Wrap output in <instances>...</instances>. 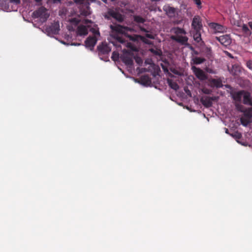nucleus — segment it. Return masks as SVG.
I'll list each match as a JSON object with an SVG mask.
<instances>
[{
  "instance_id": "1",
  "label": "nucleus",
  "mask_w": 252,
  "mask_h": 252,
  "mask_svg": "<svg viewBox=\"0 0 252 252\" xmlns=\"http://www.w3.org/2000/svg\"><path fill=\"white\" fill-rule=\"evenodd\" d=\"M110 28L112 31L115 33H113V37L121 43L126 42V40L123 37V35H126L128 31L131 29L126 26H123L120 25H111Z\"/></svg>"
},
{
  "instance_id": "2",
  "label": "nucleus",
  "mask_w": 252,
  "mask_h": 252,
  "mask_svg": "<svg viewBox=\"0 0 252 252\" xmlns=\"http://www.w3.org/2000/svg\"><path fill=\"white\" fill-rule=\"evenodd\" d=\"M140 29L142 32H146L145 36L137 35H134V36L130 35L128 36L130 40L135 41H137L138 38H140V39L144 43L146 44H151L150 41L147 39L146 37L153 39L155 38V35L151 33H149L150 32L144 28L140 27Z\"/></svg>"
},
{
  "instance_id": "3",
  "label": "nucleus",
  "mask_w": 252,
  "mask_h": 252,
  "mask_svg": "<svg viewBox=\"0 0 252 252\" xmlns=\"http://www.w3.org/2000/svg\"><path fill=\"white\" fill-rule=\"evenodd\" d=\"M32 16L34 18H39L41 22H44L47 21L49 14L46 8L41 6L32 13Z\"/></svg>"
},
{
  "instance_id": "4",
  "label": "nucleus",
  "mask_w": 252,
  "mask_h": 252,
  "mask_svg": "<svg viewBox=\"0 0 252 252\" xmlns=\"http://www.w3.org/2000/svg\"><path fill=\"white\" fill-rule=\"evenodd\" d=\"M134 55L131 51L124 50L123 54L121 56L122 62L126 65L131 66L133 64V59Z\"/></svg>"
},
{
  "instance_id": "5",
  "label": "nucleus",
  "mask_w": 252,
  "mask_h": 252,
  "mask_svg": "<svg viewBox=\"0 0 252 252\" xmlns=\"http://www.w3.org/2000/svg\"><path fill=\"white\" fill-rule=\"evenodd\" d=\"M216 39L224 47L229 46L232 42V39L229 34H225L220 36H216Z\"/></svg>"
},
{
  "instance_id": "6",
  "label": "nucleus",
  "mask_w": 252,
  "mask_h": 252,
  "mask_svg": "<svg viewBox=\"0 0 252 252\" xmlns=\"http://www.w3.org/2000/svg\"><path fill=\"white\" fill-rule=\"evenodd\" d=\"M191 27L193 30H202V21L200 16H195L192 21Z\"/></svg>"
},
{
  "instance_id": "7",
  "label": "nucleus",
  "mask_w": 252,
  "mask_h": 252,
  "mask_svg": "<svg viewBox=\"0 0 252 252\" xmlns=\"http://www.w3.org/2000/svg\"><path fill=\"white\" fill-rule=\"evenodd\" d=\"M46 30L50 34H58L60 31V25L59 22L52 23L51 25L46 28Z\"/></svg>"
},
{
  "instance_id": "8",
  "label": "nucleus",
  "mask_w": 252,
  "mask_h": 252,
  "mask_svg": "<svg viewBox=\"0 0 252 252\" xmlns=\"http://www.w3.org/2000/svg\"><path fill=\"white\" fill-rule=\"evenodd\" d=\"M99 56L108 55L111 51V48L106 43H102L97 46Z\"/></svg>"
},
{
  "instance_id": "9",
  "label": "nucleus",
  "mask_w": 252,
  "mask_h": 252,
  "mask_svg": "<svg viewBox=\"0 0 252 252\" xmlns=\"http://www.w3.org/2000/svg\"><path fill=\"white\" fill-rule=\"evenodd\" d=\"M211 28L213 29L215 33L217 32H226L227 28L220 24L216 23H211L209 24Z\"/></svg>"
},
{
  "instance_id": "10",
  "label": "nucleus",
  "mask_w": 252,
  "mask_h": 252,
  "mask_svg": "<svg viewBox=\"0 0 252 252\" xmlns=\"http://www.w3.org/2000/svg\"><path fill=\"white\" fill-rule=\"evenodd\" d=\"M192 69L196 77L200 80L204 81L207 79V76L205 72L200 68L193 66Z\"/></svg>"
},
{
  "instance_id": "11",
  "label": "nucleus",
  "mask_w": 252,
  "mask_h": 252,
  "mask_svg": "<svg viewBox=\"0 0 252 252\" xmlns=\"http://www.w3.org/2000/svg\"><path fill=\"white\" fill-rule=\"evenodd\" d=\"M209 86L212 88H220L223 87L222 80L219 79H211L209 80Z\"/></svg>"
},
{
  "instance_id": "12",
  "label": "nucleus",
  "mask_w": 252,
  "mask_h": 252,
  "mask_svg": "<svg viewBox=\"0 0 252 252\" xmlns=\"http://www.w3.org/2000/svg\"><path fill=\"white\" fill-rule=\"evenodd\" d=\"M164 11L169 18H173L177 14L176 8L168 6L164 7Z\"/></svg>"
},
{
  "instance_id": "13",
  "label": "nucleus",
  "mask_w": 252,
  "mask_h": 252,
  "mask_svg": "<svg viewBox=\"0 0 252 252\" xmlns=\"http://www.w3.org/2000/svg\"><path fill=\"white\" fill-rule=\"evenodd\" d=\"M96 38L95 37L89 36L85 41V45L87 47L90 48L91 50L94 48V47L96 43Z\"/></svg>"
},
{
  "instance_id": "14",
  "label": "nucleus",
  "mask_w": 252,
  "mask_h": 252,
  "mask_svg": "<svg viewBox=\"0 0 252 252\" xmlns=\"http://www.w3.org/2000/svg\"><path fill=\"white\" fill-rule=\"evenodd\" d=\"M215 100V97L206 96L202 98L200 100L202 104L206 107H209L212 105V100Z\"/></svg>"
},
{
  "instance_id": "15",
  "label": "nucleus",
  "mask_w": 252,
  "mask_h": 252,
  "mask_svg": "<svg viewBox=\"0 0 252 252\" xmlns=\"http://www.w3.org/2000/svg\"><path fill=\"white\" fill-rule=\"evenodd\" d=\"M76 32L78 35H86L88 33V30L86 26L80 25L78 27Z\"/></svg>"
},
{
  "instance_id": "16",
  "label": "nucleus",
  "mask_w": 252,
  "mask_h": 252,
  "mask_svg": "<svg viewBox=\"0 0 252 252\" xmlns=\"http://www.w3.org/2000/svg\"><path fill=\"white\" fill-rule=\"evenodd\" d=\"M243 103L252 106V102L251 98L250 93L244 91L243 94Z\"/></svg>"
},
{
  "instance_id": "17",
  "label": "nucleus",
  "mask_w": 252,
  "mask_h": 252,
  "mask_svg": "<svg viewBox=\"0 0 252 252\" xmlns=\"http://www.w3.org/2000/svg\"><path fill=\"white\" fill-rule=\"evenodd\" d=\"M172 38L182 44H185L188 40L187 37L182 35H176L172 36Z\"/></svg>"
},
{
  "instance_id": "18",
  "label": "nucleus",
  "mask_w": 252,
  "mask_h": 252,
  "mask_svg": "<svg viewBox=\"0 0 252 252\" xmlns=\"http://www.w3.org/2000/svg\"><path fill=\"white\" fill-rule=\"evenodd\" d=\"M244 93V91H241L234 93L232 96V98L235 101L240 102L241 101Z\"/></svg>"
},
{
  "instance_id": "19",
  "label": "nucleus",
  "mask_w": 252,
  "mask_h": 252,
  "mask_svg": "<svg viewBox=\"0 0 252 252\" xmlns=\"http://www.w3.org/2000/svg\"><path fill=\"white\" fill-rule=\"evenodd\" d=\"M202 30H193V37L195 41L199 42L201 40V31Z\"/></svg>"
},
{
  "instance_id": "20",
  "label": "nucleus",
  "mask_w": 252,
  "mask_h": 252,
  "mask_svg": "<svg viewBox=\"0 0 252 252\" xmlns=\"http://www.w3.org/2000/svg\"><path fill=\"white\" fill-rule=\"evenodd\" d=\"M109 14L112 17L115 19L119 22H122L124 20L123 16L118 12L115 11H111L109 13Z\"/></svg>"
},
{
  "instance_id": "21",
  "label": "nucleus",
  "mask_w": 252,
  "mask_h": 252,
  "mask_svg": "<svg viewBox=\"0 0 252 252\" xmlns=\"http://www.w3.org/2000/svg\"><path fill=\"white\" fill-rule=\"evenodd\" d=\"M242 31L244 35L246 37L250 36L252 34L251 31L249 29L248 26L246 24H243L242 26Z\"/></svg>"
},
{
  "instance_id": "22",
  "label": "nucleus",
  "mask_w": 252,
  "mask_h": 252,
  "mask_svg": "<svg viewBox=\"0 0 252 252\" xmlns=\"http://www.w3.org/2000/svg\"><path fill=\"white\" fill-rule=\"evenodd\" d=\"M241 112L247 118H251L252 117V107L246 108L244 110H241Z\"/></svg>"
},
{
  "instance_id": "23",
  "label": "nucleus",
  "mask_w": 252,
  "mask_h": 252,
  "mask_svg": "<svg viewBox=\"0 0 252 252\" xmlns=\"http://www.w3.org/2000/svg\"><path fill=\"white\" fill-rule=\"evenodd\" d=\"M167 83L169 87L172 89L176 91L179 89V87L176 82H174L172 80L168 79L167 80Z\"/></svg>"
},
{
  "instance_id": "24",
  "label": "nucleus",
  "mask_w": 252,
  "mask_h": 252,
  "mask_svg": "<svg viewBox=\"0 0 252 252\" xmlns=\"http://www.w3.org/2000/svg\"><path fill=\"white\" fill-rule=\"evenodd\" d=\"M141 83L143 85H149L151 83L150 78L147 75H144L141 78Z\"/></svg>"
},
{
  "instance_id": "25",
  "label": "nucleus",
  "mask_w": 252,
  "mask_h": 252,
  "mask_svg": "<svg viewBox=\"0 0 252 252\" xmlns=\"http://www.w3.org/2000/svg\"><path fill=\"white\" fill-rule=\"evenodd\" d=\"M192 61L195 64H199L203 63L205 61V59L203 58L195 57L193 58Z\"/></svg>"
},
{
  "instance_id": "26",
  "label": "nucleus",
  "mask_w": 252,
  "mask_h": 252,
  "mask_svg": "<svg viewBox=\"0 0 252 252\" xmlns=\"http://www.w3.org/2000/svg\"><path fill=\"white\" fill-rule=\"evenodd\" d=\"M174 32L177 34V35H180V34H185L186 33L184 29L179 27H177L174 29Z\"/></svg>"
},
{
  "instance_id": "27",
  "label": "nucleus",
  "mask_w": 252,
  "mask_h": 252,
  "mask_svg": "<svg viewBox=\"0 0 252 252\" xmlns=\"http://www.w3.org/2000/svg\"><path fill=\"white\" fill-rule=\"evenodd\" d=\"M134 21L137 23L142 24L145 22V20L140 16H135L134 17Z\"/></svg>"
},
{
  "instance_id": "28",
  "label": "nucleus",
  "mask_w": 252,
  "mask_h": 252,
  "mask_svg": "<svg viewBox=\"0 0 252 252\" xmlns=\"http://www.w3.org/2000/svg\"><path fill=\"white\" fill-rule=\"evenodd\" d=\"M149 51L155 55L160 56L161 54V51L160 50L155 49L154 48H150Z\"/></svg>"
},
{
  "instance_id": "29",
  "label": "nucleus",
  "mask_w": 252,
  "mask_h": 252,
  "mask_svg": "<svg viewBox=\"0 0 252 252\" xmlns=\"http://www.w3.org/2000/svg\"><path fill=\"white\" fill-rule=\"evenodd\" d=\"M70 22L71 24L75 26L77 25L80 23V20L77 18H73L70 19Z\"/></svg>"
},
{
  "instance_id": "30",
  "label": "nucleus",
  "mask_w": 252,
  "mask_h": 252,
  "mask_svg": "<svg viewBox=\"0 0 252 252\" xmlns=\"http://www.w3.org/2000/svg\"><path fill=\"white\" fill-rule=\"evenodd\" d=\"M134 59L135 60L136 63L139 65H140L143 63V60L140 57L134 56Z\"/></svg>"
},
{
  "instance_id": "31",
  "label": "nucleus",
  "mask_w": 252,
  "mask_h": 252,
  "mask_svg": "<svg viewBox=\"0 0 252 252\" xmlns=\"http://www.w3.org/2000/svg\"><path fill=\"white\" fill-rule=\"evenodd\" d=\"M240 121L241 122V124L244 126H247L249 123V120L244 118H241L240 119Z\"/></svg>"
},
{
  "instance_id": "32",
  "label": "nucleus",
  "mask_w": 252,
  "mask_h": 252,
  "mask_svg": "<svg viewBox=\"0 0 252 252\" xmlns=\"http://www.w3.org/2000/svg\"><path fill=\"white\" fill-rule=\"evenodd\" d=\"M202 91L204 94H211L212 92L211 90L207 88H203Z\"/></svg>"
},
{
  "instance_id": "33",
  "label": "nucleus",
  "mask_w": 252,
  "mask_h": 252,
  "mask_svg": "<svg viewBox=\"0 0 252 252\" xmlns=\"http://www.w3.org/2000/svg\"><path fill=\"white\" fill-rule=\"evenodd\" d=\"M193 1L197 5L198 8H201V2L200 0H193Z\"/></svg>"
},
{
  "instance_id": "34",
  "label": "nucleus",
  "mask_w": 252,
  "mask_h": 252,
  "mask_svg": "<svg viewBox=\"0 0 252 252\" xmlns=\"http://www.w3.org/2000/svg\"><path fill=\"white\" fill-rule=\"evenodd\" d=\"M232 136L236 138L240 139L242 135L240 133L236 132L234 133V134L232 135Z\"/></svg>"
},
{
  "instance_id": "35",
  "label": "nucleus",
  "mask_w": 252,
  "mask_h": 252,
  "mask_svg": "<svg viewBox=\"0 0 252 252\" xmlns=\"http://www.w3.org/2000/svg\"><path fill=\"white\" fill-rule=\"evenodd\" d=\"M236 107L237 109V110L240 112H241V110H244L245 109H244L243 105L241 104H236Z\"/></svg>"
},
{
  "instance_id": "36",
  "label": "nucleus",
  "mask_w": 252,
  "mask_h": 252,
  "mask_svg": "<svg viewBox=\"0 0 252 252\" xmlns=\"http://www.w3.org/2000/svg\"><path fill=\"white\" fill-rule=\"evenodd\" d=\"M247 66L250 69L252 70V61H249L247 62Z\"/></svg>"
},
{
  "instance_id": "37",
  "label": "nucleus",
  "mask_w": 252,
  "mask_h": 252,
  "mask_svg": "<svg viewBox=\"0 0 252 252\" xmlns=\"http://www.w3.org/2000/svg\"><path fill=\"white\" fill-rule=\"evenodd\" d=\"M126 46L128 48H131L132 50H135L134 49H133V47L132 45V44L130 42H127L126 43Z\"/></svg>"
},
{
  "instance_id": "38",
  "label": "nucleus",
  "mask_w": 252,
  "mask_h": 252,
  "mask_svg": "<svg viewBox=\"0 0 252 252\" xmlns=\"http://www.w3.org/2000/svg\"><path fill=\"white\" fill-rule=\"evenodd\" d=\"M81 14L84 16H87L90 14V13L87 10V11H82Z\"/></svg>"
},
{
  "instance_id": "39",
  "label": "nucleus",
  "mask_w": 252,
  "mask_h": 252,
  "mask_svg": "<svg viewBox=\"0 0 252 252\" xmlns=\"http://www.w3.org/2000/svg\"><path fill=\"white\" fill-rule=\"evenodd\" d=\"M93 32H94L95 34H98L99 35V32L98 31H96L94 29H92V30Z\"/></svg>"
},
{
  "instance_id": "40",
  "label": "nucleus",
  "mask_w": 252,
  "mask_h": 252,
  "mask_svg": "<svg viewBox=\"0 0 252 252\" xmlns=\"http://www.w3.org/2000/svg\"><path fill=\"white\" fill-rule=\"evenodd\" d=\"M91 23H92L91 20H89V19H86L84 21V23L85 24H88Z\"/></svg>"
},
{
  "instance_id": "41",
  "label": "nucleus",
  "mask_w": 252,
  "mask_h": 252,
  "mask_svg": "<svg viewBox=\"0 0 252 252\" xmlns=\"http://www.w3.org/2000/svg\"><path fill=\"white\" fill-rule=\"evenodd\" d=\"M248 26L251 28V29L252 30V22H249L248 23Z\"/></svg>"
},
{
  "instance_id": "42",
  "label": "nucleus",
  "mask_w": 252,
  "mask_h": 252,
  "mask_svg": "<svg viewBox=\"0 0 252 252\" xmlns=\"http://www.w3.org/2000/svg\"><path fill=\"white\" fill-rule=\"evenodd\" d=\"M11 0V1L15 2L17 3H19L20 2L19 0Z\"/></svg>"
},
{
  "instance_id": "43",
  "label": "nucleus",
  "mask_w": 252,
  "mask_h": 252,
  "mask_svg": "<svg viewBox=\"0 0 252 252\" xmlns=\"http://www.w3.org/2000/svg\"><path fill=\"white\" fill-rule=\"evenodd\" d=\"M186 92H187V94L188 95H190L191 94L190 92V91L189 90H188V92L186 91Z\"/></svg>"
},
{
  "instance_id": "44",
  "label": "nucleus",
  "mask_w": 252,
  "mask_h": 252,
  "mask_svg": "<svg viewBox=\"0 0 252 252\" xmlns=\"http://www.w3.org/2000/svg\"><path fill=\"white\" fill-rule=\"evenodd\" d=\"M114 56H115V53L114 52L113 53V55H112V58L114 59Z\"/></svg>"
},
{
  "instance_id": "45",
  "label": "nucleus",
  "mask_w": 252,
  "mask_h": 252,
  "mask_svg": "<svg viewBox=\"0 0 252 252\" xmlns=\"http://www.w3.org/2000/svg\"><path fill=\"white\" fill-rule=\"evenodd\" d=\"M162 69L164 70H165V69L164 68V67L163 66H162Z\"/></svg>"
},
{
  "instance_id": "46",
  "label": "nucleus",
  "mask_w": 252,
  "mask_h": 252,
  "mask_svg": "<svg viewBox=\"0 0 252 252\" xmlns=\"http://www.w3.org/2000/svg\"><path fill=\"white\" fill-rule=\"evenodd\" d=\"M227 131H228V129H226V132H227Z\"/></svg>"
},
{
  "instance_id": "47",
  "label": "nucleus",
  "mask_w": 252,
  "mask_h": 252,
  "mask_svg": "<svg viewBox=\"0 0 252 252\" xmlns=\"http://www.w3.org/2000/svg\"><path fill=\"white\" fill-rule=\"evenodd\" d=\"M36 1H38L39 0H35Z\"/></svg>"
}]
</instances>
